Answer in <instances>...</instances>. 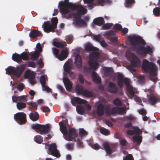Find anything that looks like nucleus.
I'll use <instances>...</instances> for the list:
<instances>
[{
    "label": "nucleus",
    "instance_id": "nucleus-50",
    "mask_svg": "<svg viewBox=\"0 0 160 160\" xmlns=\"http://www.w3.org/2000/svg\"><path fill=\"white\" fill-rule=\"evenodd\" d=\"M79 134L80 137H82L88 135V132L83 128L79 130Z\"/></svg>",
    "mask_w": 160,
    "mask_h": 160
},
{
    "label": "nucleus",
    "instance_id": "nucleus-36",
    "mask_svg": "<svg viewBox=\"0 0 160 160\" xmlns=\"http://www.w3.org/2000/svg\"><path fill=\"white\" fill-rule=\"evenodd\" d=\"M23 101H19L17 103L16 106L17 108L19 110H22L26 107V104Z\"/></svg>",
    "mask_w": 160,
    "mask_h": 160
},
{
    "label": "nucleus",
    "instance_id": "nucleus-7",
    "mask_svg": "<svg viewBox=\"0 0 160 160\" xmlns=\"http://www.w3.org/2000/svg\"><path fill=\"white\" fill-rule=\"evenodd\" d=\"M31 127L36 132L39 133L41 135L45 134L49 132L51 129V127L49 124L44 125L36 123L32 124Z\"/></svg>",
    "mask_w": 160,
    "mask_h": 160
},
{
    "label": "nucleus",
    "instance_id": "nucleus-1",
    "mask_svg": "<svg viewBox=\"0 0 160 160\" xmlns=\"http://www.w3.org/2000/svg\"><path fill=\"white\" fill-rule=\"evenodd\" d=\"M73 8L72 9V10H76V12L69 13L65 18L69 19L72 16L74 18L73 20V24L76 26L80 27L87 26L86 22L81 18V16L86 14L87 12V10L84 6L81 4H75L72 5Z\"/></svg>",
    "mask_w": 160,
    "mask_h": 160
},
{
    "label": "nucleus",
    "instance_id": "nucleus-40",
    "mask_svg": "<svg viewBox=\"0 0 160 160\" xmlns=\"http://www.w3.org/2000/svg\"><path fill=\"white\" fill-rule=\"evenodd\" d=\"M76 110L77 112L80 114H82L85 111L84 108L81 105H77L76 107Z\"/></svg>",
    "mask_w": 160,
    "mask_h": 160
},
{
    "label": "nucleus",
    "instance_id": "nucleus-16",
    "mask_svg": "<svg viewBox=\"0 0 160 160\" xmlns=\"http://www.w3.org/2000/svg\"><path fill=\"white\" fill-rule=\"evenodd\" d=\"M25 64H22L16 68L14 69L13 75L18 78L20 77L22 73L25 69Z\"/></svg>",
    "mask_w": 160,
    "mask_h": 160
},
{
    "label": "nucleus",
    "instance_id": "nucleus-3",
    "mask_svg": "<svg viewBox=\"0 0 160 160\" xmlns=\"http://www.w3.org/2000/svg\"><path fill=\"white\" fill-rule=\"evenodd\" d=\"M100 56V53L98 52H91L89 56V59L88 61L89 67L86 66L84 67V72L90 73L91 69L96 70L99 65L98 62Z\"/></svg>",
    "mask_w": 160,
    "mask_h": 160
},
{
    "label": "nucleus",
    "instance_id": "nucleus-23",
    "mask_svg": "<svg viewBox=\"0 0 160 160\" xmlns=\"http://www.w3.org/2000/svg\"><path fill=\"white\" fill-rule=\"evenodd\" d=\"M74 63L78 68H81L82 67V59L81 56L78 54H77L75 57Z\"/></svg>",
    "mask_w": 160,
    "mask_h": 160
},
{
    "label": "nucleus",
    "instance_id": "nucleus-26",
    "mask_svg": "<svg viewBox=\"0 0 160 160\" xmlns=\"http://www.w3.org/2000/svg\"><path fill=\"white\" fill-rule=\"evenodd\" d=\"M42 35V33L39 31L34 30H31L29 34V37L32 38H35L37 37Z\"/></svg>",
    "mask_w": 160,
    "mask_h": 160
},
{
    "label": "nucleus",
    "instance_id": "nucleus-22",
    "mask_svg": "<svg viewBox=\"0 0 160 160\" xmlns=\"http://www.w3.org/2000/svg\"><path fill=\"white\" fill-rule=\"evenodd\" d=\"M63 81L68 91H70L72 88V84L70 80L67 77H64L63 79Z\"/></svg>",
    "mask_w": 160,
    "mask_h": 160
},
{
    "label": "nucleus",
    "instance_id": "nucleus-17",
    "mask_svg": "<svg viewBox=\"0 0 160 160\" xmlns=\"http://www.w3.org/2000/svg\"><path fill=\"white\" fill-rule=\"evenodd\" d=\"M160 101V97L158 95H152L150 96L148 98V102L152 105H155Z\"/></svg>",
    "mask_w": 160,
    "mask_h": 160
},
{
    "label": "nucleus",
    "instance_id": "nucleus-53",
    "mask_svg": "<svg viewBox=\"0 0 160 160\" xmlns=\"http://www.w3.org/2000/svg\"><path fill=\"white\" fill-rule=\"evenodd\" d=\"M28 104L31 107L30 109L31 110H33L37 108L38 106L37 104L35 103L30 102L28 103Z\"/></svg>",
    "mask_w": 160,
    "mask_h": 160
},
{
    "label": "nucleus",
    "instance_id": "nucleus-56",
    "mask_svg": "<svg viewBox=\"0 0 160 160\" xmlns=\"http://www.w3.org/2000/svg\"><path fill=\"white\" fill-rule=\"evenodd\" d=\"M122 28V25L119 23L115 24V25H114V27L113 28V29L117 30H121Z\"/></svg>",
    "mask_w": 160,
    "mask_h": 160
},
{
    "label": "nucleus",
    "instance_id": "nucleus-11",
    "mask_svg": "<svg viewBox=\"0 0 160 160\" xmlns=\"http://www.w3.org/2000/svg\"><path fill=\"white\" fill-rule=\"evenodd\" d=\"M136 51L139 54L145 56L148 54L151 55L153 53V48L149 46H141L136 48Z\"/></svg>",
    "mask_w": 160,
    "mask_h": 160
},
{
    "label": "nucleus",
    "instance_id": "nucleus-18",
    "mask_svg": "<svg viewBox=\"0 0 160 160\" xmlns=\"http://www.w3.org/2000/svg\"><path fill=\"white\" fill-rule=\"evenodd\" d=\"M42 26L44 31L46 32H51L52 30H55L50 22L48 21L44 22Z\"/></svg>",
    "mask_w": 160,
    "mask_h": 160
},
{
    "label": "nucleus",
    "instance_id": "nucleus-14",
    "mask_svg": "<svg viewBox=\"0 0 160 160\" xmlns=\"http://www.w3.org/2000/svg\"><path fill=\"white\" fill-rule=\"evenodd\" d=\"M134 132L136 135L132 137L133 142H137L138 145H140L142 140V137L140 136L142 132L138 128L136 127L134 128Z\"/></svg>",
    "mask_w": 160,
    "mask_h": 160
},
{
    "label": "nucleus",
    "instance_id": "nucleus-12",
    "mask_svg": "<svg viewBox=\"0 0 160 160\" xmlns=\"http://www.w3.org/2000/svg\"><path fill=\"white\" fill-rule=\"evenodd\" d=\"M131 54L132 57V58L130 62L131 64L128 66V68L131 71L135 72L136 70L133 68L139 66L140 61L139 58L133 53H131Z\"/></svg>",
    "mask_w": 160,
    "mask_h": 160
},
{
    "label": "nucleus",
    "instance_id": "nucleus-55",
    "mask_svg": "<svg viewBox=\"0 0 160 160\" xmlns=\"http://www.w3.org/2000/svg\"><path fill=\"white\" fill-rule=\"evenodd\" d=\"M53 53L56 58H57L58 56L59 52V50L56 48H53L52 49Z\"/></svg>",
    "mask_w": 160,
    "mask_h": 160
},
{
    "label": "nucleus",
    "instance_id": "nucleus-37",
    "mask_svg": "<svg viewBox=\"0 0 160 160\" xmlns=\"http://www.w3.org/2000/svg\"><path fill=\"white\" fill-rule=\"evenodd\" d=\"M105 75L108 77H111L113 74V70L111 68H106L104 69Z\"/></svg>",
    "mask_w": 160,
    "mask_h": 160
},
{
    "label": "nucleus",
    "instance_id": "nucleus-8",
    "mask_svg": "<svg viewBox=\"0 0 160 160\" xmlns=\"http://www.w3.org/2000/svg\"><path fill=\"white\" fill-rule=\"evenodd\" d=\"M105 113L108 116L111 115H114L117 114L121 115L126 113V109L123 107H113L111 110L109 108H106L105 111Z\"/></svg>",
    "mask_w": 160,
    "mask_h": 160
},
{
    "label": "nucleus",
    "instance_id": "nucleus-39",
    "mask_svg": "<svg viewBox=\"0 0 160 160\" xmlns=\"http://www.w3.org/2000/svg\"><path fill=\"white\" fill-rule=\"evenodd\" d=\"M113 104L118 107H121L122 105V102L120 99L118 98H115L113 101Z\"/></svg>",
    "mask_w": 160,
    "mask_h": 160
},
{
    "label": "nucleus",
    "instance_id": "nucleus-64",
    "mask_svg": "<svg viewBox=\"0 0 160 160\" xmlns=\"http://www.w3.org/2000/svg\"><path fill=\"white\" fill-rule=\"evenodd\" d=\"M31 74V73L29 70H28L26 71L24 73L25 78H28Z\"/></svg>",
    "mask_w": 160,
    "mask_h": 160
},
{
    "label": "nucleus",
    "instance_id": "nucleus-38",
    "mask_svg": "<svg viewBox=\"0 0 160 160\" xmlns=\"http://www.w3.org/2000/svg\"><path fill=\"white\" fill-rule=\"evenodd\" d=\"M76 92L78 94H82L84 92L83 87L82 86L80 85H77L75 88Z\"/></svg>",
    "mask_w": 160,
    "mask_h": 160
},
{
    "label": "nucleus",
    "instance_id": "nucleus-21",
    "mask_svg": "<svg viewBox=\"0 0 160 160\" xmlns=\"http://www.w3.org/2000/svg\"><path fill=\"white\" fill-rule=\"evenodd\" d=\"M27 96L22 95L20 96H16L15 95H13L12 97V101L13 102H16L17 101H23V102H27V99L26 98Z\"/></svg>",
    "mask_w": 160,
    "mask_h": 160
},
{
    "label": "nucleus",
    "instance_id": "nucleus-20",
    "mask_svg": "<svg viewBox=\"0 0 160 160\" xmlns=\"http://www.w3.org/2000/svg\"><path fill=\"white\" fill-rule=\"evenodd\" d=\"M71 103L74 106H75L77 103L79 104H85L87 103V101L84 99L77 97L72 98L71 100Z\"/></svg>",
    "mask_w": 160,
    "mask_h": 160
},
{
    "label": "nucleus",
    "instance_id": "nucleus-27",
    "mask_svg": "<svg viewBox=\"0 0 160 160\" xmlns=\"http://www.w3.org/2000/svg\"><path fill=\"white\" fill-rule=\"evenodd\" d=\"M39 115L37 112H31L29 114L30 118L33 121H36L39 119Z\"/></svg>",
    "mask_w": 160,
    "mask_h": 160
},
{
    "label": "nucleus",
    "instance_id": "nucleus-30",
    "mask_svg": "<svg viewBox=\"0 0 160 160\" xmlns=\"http://www.w3.org/2000/svg\"><path fill=\"white\" fill-rule=\"evenodd\" d=\"M59 124L60 127V129L61 132L63 135L65 136L67 135L68 133L66 127L63 123L61 122H60Z\"/></svg>",
    "mask_w": 160,
    "mask_h": 160
},
{
    "label": "nucleus",
    "instance_id": "nucleus-29",
    "mask_svg": "<svg viewBox=\"0 0 160 160\" xmlns=\"http://www.w3.org/2000/svg\"><path fill=\"white\" fill-rule=\"evenodd\" d=\"M92 77L93 81L97 83H100L101 82L100 78L98 76L95 71H93L92 73Z\"/></svg>",
    "mask_w": 160,
    "mask_h": 160
},
{
    "label": "nucleus",
    "instance_id": "nucleus-31",
    "mask_svg": "<svg viewBox=\"0 0 160 160\" xmlns=\"http://www.w3.org/2000/svg\"><path fill=\"white\" fill-rule=\"evenodd\" d=\"M124 5L125 7L128 8H131L135 4V0H125Z\"/></svg>",
    "mask_w": 160,
    "mask_h": 160
},
{
    "label": "nucleus",
    "instance_id": "nucleus-60",
    "mask_svg": "<svg viewBox=\"0 0 160 160\" xmlns=\"http://www.w3.org/2000/svg\"><path fill=\"white\" fill-rule=\"evenodd\" d=\"M42 87L43 88V90H44L47 91L48 92H52V89L50 88L48 86H46L45 85L44 86Z\"/></svg>",
    "mask_w": 160,
    "mask_h": 160
},
{
    "label": "nucleus",
    "instance_id": "nucleus-5",
    "mask_svg": "<svg viewBox=\"0 0 160 160\" xmlns=\"http://www.w3.org/2000/svg\"><path fill=\"white\" fill-rule=\"evenodd\" d=\"M118 85L120 88H122L123 86V83L126 87L127 90L129 93L132 96L135 94V92L133 88L130 85V80L128 78H124L120 74L118 75Z\"/></svg>",
    "mask_w": 160,
    "mask_h": 160
},
{
    "label": "nucleus",
    "instance_id": "nucleus-58",
    "mask_svg": "<svg viewBox=\"0 0 160 160\" xmlns=\"http://www.w3.org/2000/svg\"><path fill=\"white\" fill-rule=\"evenodd\" d=\"M36 63L32 61H29L28 62L27 66L35 68L36 67Z\"/></svg>",
    "mask_w": 160,
    "mask_h": 160
},
{
    "label": "nucleus",
    "instance_id": "nucleus-9",
    "mask_svg": "<svg viewBox=\"0 0 160 160\" xmlns=\"http://www.w3.org/2000/svg\"><path fill=\"white\" fill-rule=\"evenodd\" d=\"M128 38L131 45L132 46H135L140 44L144 46L146 45V42L140 36H130L128 37Z\"/></svg>",
    "mask_w": 160,
    "mask_h": 160
},
{
    "label": "nucleus",
    "instance_id": "nucleus-10",
    "mask_svg": "<svg viewBox=\"0 0 160 160\" xmlns=\"http://www.w3.org/2000/svg\"><path fill=\"white\" fill-rule=\"evenodd\" d=\"M108 91L110 93L114 94H118L121 95L122 94V88L119 89L116 84L112 82H109L108 83Z\"/></svg>",
    "mask_w": 160,
    "mask_h": 160
},
{
    "label": "nucleus",
    "instance_id": "nucleus-45",
    "mask_svg": "<svg viewBox=\"0 0 160 160\" xmlns=\"http://www.w3.org/2000/svg\"><path fill=\"white\" fill-rule=\"evenodd\" d=\"M34 139L35 142L39 144L41 143L43 141V138L40 135H37L35 136Z\"/></svg>",
    "mask_w": 160,
    "mask_h": 160
},
{
    "label": "nucleus",
    "instance_id": "nucleus-2",
    "mask_svg": "<svg viewBox=\"0 0 160 160\" xmlns=\"http://www.w3.org/2000/svg\"><path fill=\"white\" fill-rule=\"evenodd\" d=\"M141 67L145 73L149 74L151 80L154 82H157L158 78L155 77L157 75L158 68L153 62H150L146 59H144L142 61Z\"/></svg>",
    "mask_w": 160,
    "mask_h": 160
},
{
    "label": "nucleus",
    "instance_id": "nucleus-59",
    "mask_svg": "<svg viewBox=\"0 0 160 160\" xmlns=\"http://www.w3.org/2000/svg\"><path fill=\"white\" fill-rule=\"evenodd\" d=\"M115 34V32L113 31L110 30L109 31L106 32L105 33V35L106 36H107L108 37L110 35H114Z\"/></svg>",
    "mask_w": 160,
    "mask_h": 160
},
{
    "label": "nucleus",
    "instance_id": "nucleus-49",
    "mask_svg": "<svg viewBox=\"0 0 160 160\" xmlns=\"http://www.w3.org/2000/svg\"><path fill=\"white\" fill-rule=\"evenodd\" d=\"M15 68L12 66H9L7 68H6V72L9 74H14Z\"/></svg>",
    "mask_w": 160,
    "mask_h": 160
},
{
    "label": "nucleus",
    "instance_id": "nucleus-35",
    "mask_svg": "<svg viewBox=\"0 0 160 160\" xmlns=\"http://www.w3.org/2000/svg\"><path fill=\"white\" fill-rule=\"evenodd\" d=\"M85 49L86 51H97L98 49L92 46L91 44H87L85 46Z\"/></svg>",
    "mask_w": 160,
    "mask_h": 160
},
{
    "label": "nucleus",
    "instance_id": "nucleus-57",
    "mask_svg": "<svg viewBox=\"0 0 160 160\" xmlns=\"http://www.w3.org/2000/svg\"><path fill=\"white\" fill-rule=\"evenodd\" d=\"M123 160H134V158L132 154H128L126 157L123 158Z\"/></svg>",
    "mask_w": 160,
    "mask_h": 160
},
{
    "label": "nucleus",
    "instance_id": "nucleus-63",
    "mask_svg": "<svg viewBox=\"0 0 160 160\" xmlns=\"http://www.w3.org/2000/svg\"><path fill=\"white\" fill-rule=\"evenodd\" d=\"M79 80L81 84H83L84 82V77L82 74L79 75Z\"/></svg>",
    "mask_w": 160,
    "mask_h": 160
},
{
    "label": "nucleus",
    "instance_id": "nucleus-52",
    "mask_svg": "<svg viewBox=\"0 0 160 160\" xmlns=\"http://www.w3.org/2000/svg\"><path fill=\"white\" fill-rule=\"evenodd\" d=\"M40 82L42 87H43L46 85L45 78L44 76L42 75L40 77Z\"/></svg>",
    "mask_w": 160,
    "mask_h": 160
},
{
    "label": "nucleus",
    "instance_id": "nucleus-61",
    "mask_svg": "<svg viewBox=\"0 0 160 160\" xmlns=\"http://www.w3.org/2000/svg\"><path fill=\"white\" fill-rule=\"evenodd\" d=\"M108 38L110 41L112 42H116L118 41L117 38L116 37H108Z\"/></svg>",
    "mask_w": 160,
    "mask_h": 160
},
{
    "label": "nucleus",
    "instance_id": "nucleus-48",
    "mask_svg": "<svg viewBox=\"0 0 160 160\" xmlns=\"http://www.w3.org/2000/svg\"><path fill=\"white\" fill-rule=\"evenodd\" d=\"M153 14L156 16H160V8L157 7L154 8L153 10Z\"/></svg>",
    "mask_w": 160,
    "mask_h": 160
},
{
    "label": "nucleus",
    "instance_id": "nucleus-24",
    "mask_svg": "<svg viewBox=\"0 0 160 160\" xmlns=\"http://www.w3.org/2000/svg\"><path fill=\"white\" fill-rule=\"evenodd\" d=\"M105 107L102 104H98L97 107V114L99 116H103L104 113Z\"/></svg>",
    "mask_w": 160,
    "mask_h": 160
},
{
    "label": "nucleus",
    "instance_id": "nucleus-6",
    "mask_svg": "<svg viewBox=\"0 0 160 160\" xmlns=\"http://www.w3.org/2000/svg\"><path fill=\"white\" fill-rule=\"evenodd\" d=\"M74 4L71 2H69V0H64V1H60L59 2L60 12L63 18H65V16L67 17L70 12V10L68 9L72 10L73 8L72 5Z\"/></svg>",
    "mask_w": 160,
    "mask_h": 160
},
{
    "label": "nucleus",
    "instance_id": "nucleus-15",
    "mask_svg": "<svg viewBox=\"0 0 160 160\" xmlns=\"http://www.w3.org/2000/svg\"><path fill=\"white\" fill-rule=\"evenodd\" d=\"M48 149L50 154L57 158H59L60 154L59 151L57 149V147L55 143H52L48 146Z\"/></svg>",
    "mask_w": 160,
    "mask_h": 160
},
{
    "label": "nucleus",
    "instance_id": "nucleus-62",
    "mask_svg": "<svg viewBox=\"0 0 160 160\" xmlns=\"http://www.w3.org/2000/svg\"><path fill=\"white\" fill-rule=\"evenodd\" d=\"M138 112L140 114L143 116L146 115L147 114L146 111L143 108L139 110L138 111Z\"/></svg>",
    "mask_w": 160,
    "mask_h": 160
},
{
    "label": "nucleus",
    "instance_id": "nucleus-51",
    "mask_svg": "<svg viewBox=\"0 0 160 160\" xmlns=\"http://www.w3.org/2000/svg\"><path fill=\"white\" fill-rule=\"evenodd\" d=\"M112 25V23H107L103 24L102 26V28L104 30L108 29L111 28Z\"/></svg>",
    "mask_w": 160,
    "mask_h": 160
},
{
    "label": "nucleus",
    "instance_id": "nucleus-47",
    "mask_svg": "<svg viewBox=\"0 0 160 160\" xmlns=\"http://www.w3.org/2000/svg\"><path fill=\"white\" fill-rule=\"evenodd\" d=\"M74 144L73 143H67L65 145L66 148L68 150L72 151L74 149Z\"/></svg>",
    "mask_w": 160,
    "mask_h": 160
},
{
    "label": "nucleus",
    "instance_id": "nucleus-42",
    "mask_svg": "<svg viewBox=\"0 0 160 160\" xmlns=\"http://www.w3.org/2000/svg\"><path fill=\"white\" fill-rule=\"evenodd\" d=\"M82 95L84 96H85L89 98L92 97L93 95V94L92 92L87 89L84 90Z\"/></svg>",
    "mask_w": 160,
    "mask_h": 160
},
{
    "label": "nucleus",
    "instance_id": "nucleus-54",
    "mask_svg": "<svg viewBox=\"0 0 160 160\" xmlns=\"http://www.w3.org/2000/svg\"><path fill=\"white\" fill-rule=\"evenodd\" d=\"M21 60L23 59L24 60H28L29 57L27 53H22L21 54Z\"/></svg>",
    "mask_w": 160,
    "mask_h": 160
},
{
    "label": "nucleus",
    "instance_id": "nucleus-4",
    "mask_svg": "<svg viewBox=\"0 0 160 160\" xmlns=\"http://www.w3.org/2000/svg\"><path fill=\"white\" fill-rule=\"evenodd\" d=\"M118 85L120 88H122L123 86V83L126 87L127 90L129 93L132 96L135 94V92L133 88L130 85V80L128 78H124L120 74L118 75Z\"/></svg>",
    "mask_w": 160,
    "mask_h": 160
},
{
    "label": "nucleus",
    "instance_id": "nucleus-44",
    "mask_svg": "<svg viewBox=\"0 0 160 160\" xmlns=\"http://www.w3.org/2000/svg\"><path fill=\"white\" fill-rule=\"evenodd\" d=\"M100 131L101 133L106 135H108L110 134L109 131L103 127L100 128Z\"/></svg>",
    "mask_w": 160,
    "mask_h": 160
},
{
    "label": "nucleus",
    "instance_id": "nucleus-41",
    "mask_svg": "<svg viewBox=\"0 0 160 160\" xmlns=\"http://www.w3.org/2000/svg\"><path fill=\"white\" fill-rule=\"evenodd\" d=\"M51 25L54 28V29H55L57 28V25L58 22V19L57 17L53 18L51 20Z\"/></svg>",
    "mask_w": 160,
    "mask_h": 160
},
{
    "label": "nucleus",
    "instance_id": "nucleus-34",
    "mask_svg": "<svg viewBox=\"0 0 160 160\" xmlns=\"http://www.w3.org/2000/svg\"><path fill=\"white\" fill-rule=\"evenodd\" d=\"M53 45L58 48H63L67 45L66 42H63L62 43L54 41L53 42Z\"/></svg>",
    "mask_w": 160,
    "mask_h": 160
},
{
    "label": "nucleus",
    "instance_id": "nucleus-25",
    "mask_svg": "<svg viewBox=\"0 0 160 160\" xmlns=\"http://www.w3.org/2000/svg\"><path fill=\"white\" fill-rule=\"evenodd\" d=\"M68 51L67 50H62L57 58L61 61L63 60L68 57Z\"/></svg>",
    "mask_w": 160,
    "mask_h": 160
},
{
    "label": "nucleus",
    "instance_id": "nucleus-46",
    "mask_svg": "<svg viewBox=\"0 0 160 160\" xmlns=\"http://www.w3.org/2000/svg\"><path fill=\"white\" fill-rule=\"evenodd\" d=\"M64 71L67 73L71 71L72 69V67L69 63H67L64 66Z\"/></svg>",
    "mask_w": 160,
    "mask_h": 160
},
{
    "label": "nucleus",
    "instance_id": "nucleus-19",
    "mask_svg": "<svg viewBox=\"0 0 160 160\" xmlns=\"http://www.w3.org/2000/svg\"><path fill=\"white\" fill-rule=\"evenodd\" d=\"M76 135V130L73 128L69 129V134L65 138V139L69 141H72Z\"/></svg>",
    "mask_w": 160,
    "mask_h": 160
},
{
    "label": "nucleus",
    "instance_id": "nucleus-32",
    "mask_svg": "<svg viewBox=\"0 0 160 160\" xmlns=\"http://www.w3.org/2000/svg\"><path fill=\"white\" fill-rule=\"evenodd\" d=\"M103 146L104 150L107 153L108 155L111 154L112 153V150L110 148V146L107 142H104L103 144Z\"/></svg>",
    "mask_w": 160,
    "mask_h": 160
},
{
    "label": "nucleus",
    "instance_id": "nucleus-28",
    "mask_svg": "<svg viewBox=\"0 0 160 160\" xmlns=\"http://www.w3.org/2000/svg\"><path fill=\"white\" fill-rule=\"evenodd\" d=\"M94 24L98 26H101L104 22V18L101 17L95 18L93 21Z\"/></svg>",
    "mask_w": 160,
    "mask_h": 160
},
{
    "label": "nucleus",
    "instance_id": "nucleus-43",
    "mask_svg": "<svg viewBox=\"0 0 160 160\" xmlns=\"http://www.w3.org/2000/svg\"><path fill=\"white\" fill-rule=\"evenodd\" d=\"M40 54V52L38 51H35L34 52L31 54L32 60H35L38 58Z\"/></svg>",
    "mask_w": 160,
    "mask_h": 160
},
{
    "label": "nucleus",
    "instance_id": "nucleus-13",
    "mask_svg": "<svg viewBox=\"0 0 160 160\" xmlns=\"http://www.w3.org/2000/svg\"><path fill=\"white\" fill-rule=\"evenodd\" d=\"M14 119L20 124H23L27 122L26 115L23 112L17 113L14 115Z\"/></svg>",
    "mask_w": 160,
    "mask_h": 160
},
{
    "label": "nucleus",
    "instance_id": "nucleus-33",
    "mask_svg": "<svg viewBox=\"0 0 160 160\" xmlns=\"http://www.w3.org/2000/svg\"><path fill=\"white\" fill-rule=\"evenodd\" d=\"M12 59L18 63L21 62L22 61L21 54L20 55L16 53L12 54Z\"/></svg>",
    "mask_w": 160,
    "mask_h": 160
}]
</instances>
